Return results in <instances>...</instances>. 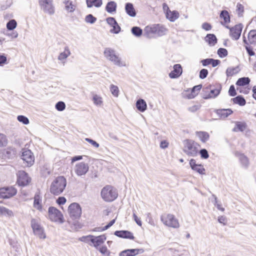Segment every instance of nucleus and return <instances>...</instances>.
I'll use <instances>...</instances> for the list:
<instances>
[{
  "label": "nucleus",
  "instance_id": "1",
  "mask_svg": "<svg viewBox=\"0 0 256 256\" xmlns=\"http://www.w3.org/2000/svg\"><path fill=\"white\" fill-rule=\"evenodd\" d=\"M66 186V178L63 176H58L51 184L50 192L54 195L58 196L64 192Z\"/></svg>",
  "mask_w": 256,
  "mask_h": 256
},
{
  "label": "nucleus",
  "instance_id": "2",
  "mask_svg": "<svg viewBox=\"0 0 256 256\" xmlns=\"http://www.w3.org/2000/svg\"><path fill=\"white\" fill-rule=\"evenodd\" d=\"M118 192L116 188L110 186H104L102 190L101 196L106 202H112L118 197Z\"/></svg>",
  "mask_w": 256,
  "mask_h": 256
},
{
  "label": "nucleus",
  "instance_id": "3",
  "mask_svg": "<svg viewBox=\"0 0 256 256\" xmlns=\"http://www.w3.org/2000/svg\"><path fill=\"white\" fill-rule=\"evenodd\" d=\"M105 57L118 66H124L125 64L121 61L120 58L116 54L115 51L110 48H106L104 50Z\"/></svg>",
  "mask_w": 256,
  "mask_h": 256
},
{
  "label": "nucleus",
  "instance_id": "4",
  "mask_svg": "<svg viewBox=\"0 0 256 256\" xmlns=\"http://www.w3.org/2000/svg\"><path fill=\"white\" fill-rule=\"evenodd\" d=\"M160 220L163 224L169 227L178 228L180 226L178 219L172 214H164L160 216Z\"/></svg>",
  "mask_w": 256,
  "mask_h": 256
},
{
  "label": "nucleus",
  "instance_id": "5",
  "mask_svg": "<svg viewBox=\"0 0 256 256\" xmlns=\"http://www.w3.org/2000/svg\"><path fill=\"white\" fill-rule=\"evenodd\" d=\"M197 146L199 145L196 142L187 140L186 141L184 152L189 156H195L198 152Z\"/></svg>",
  "mask_w": 256,
  "mask_h": 256
},
{
  "label": "nucleus",
  "instance_id": "6",
  "mask_svg": "<svg viewBox=\"0 0 256 256\" xmlns=\"http://www.w3.org/2000/svg\"><path fill=\"white\" fill-rule=\"evenodd\" d=\"M48 212L49 218L50 220L60 223L64 222L63 216L62 212L56 208L50 206L48 208Z\"/></svg>",
  "mask_w": 256,
  "mask_h": 256
},
{
  "label": "nucleus",
  "instance_id": "7",
  "mask_svg": "<svg viewBox=\"0 0 256 256\" xmlns=\"http://www.w3.org/2000/svg\"><path fill=\"white\" fill-rule=\"evenodd\" d=\"M70 216L72 220L79 218L82 214V208L80 205L76 202L71 204L68 208Z\"/></svg>",
  "mask_w": 256,
  "mask_h": 256
},
{
  "label": "nucleus",
  "instance_id": "8",
  "mask_svg": "<svg viewBox=\"0 0 256 256\" xmlns=\"http://www.w3.org/2000/svg\"><path fill=\"white\" fill-rule=\"evenodd\" d=\"M31 226L35 235L40 238L44 239L46 238L44 228L41 226L38 220L32 218L31 220Z\"/></svg>",
  "mask_w": 256,
  "mask_h": 256
},
{
  "label": "nucleus",
  "instance_id": "9",
  "mask_svg": "<svg viewBox=\"0 0 256 256\" xmlns=\"http://www.w3.org/2000/svg\"><path fill=\"white\" fill-rule=\"evenodd\" d=\"M22 159L24 161L27 166H32L34 162V157L33 153L28 149H23L21 156Z\"/></svg>",
  "mask_w": 256,
  "mask_h": 256
},
{
  "label": "nucleus",
  "instance_id": "10",
  "mask_svg": "<svg viewBox=\"0 0 256 256\" xmlns=\"http://www.w3.org/2000/svg\"><path fill=\"white\" fill-rule=\"evenodd\" d=\"M17 183L18 186H24L28 184L31 179L24 171L20 170L17 174Z\"/></svg>",
  "mask_w": 256,
  "mask_h": 256
},
{
  "label": "nucleus",
  "instance_id": "11",
  "mask_svg": "<svg viewBox=\"0 0 256 256\" xmlns=\"http://www.w3.org/2000/svg\"><path fill=\"white\" fill-rule=\"evenodd\" d=\"M16 190L14 187H5L0 188V198H9L16 194Z\"/></svg>",
  "mask_w": 256,
  "mask_h": 256
},
{
  "label": "nucleus",
  "instance_id": "12",
  "mask_svg": "<svg viewBox=\"0 0 256 256\" xmlns=\"http://www.w3.org/2000/svg\"><path fill=\"white\" fill-rule=\"evenodd\" d=\"M208 88L210 90V94L204 96V99L207 100L209 98H213L218 96L222 90V86L220 84H218L216 86L214 85L209 84Z\"/></svg>",
  "mask_w": 256,
  "mask_h": 256
},
{
  "label": "nucleus",
  "instance_id": "13",
  "mask_svg": "<svg viewBox=\"0 0 256 256\" xmlns=\"http://www.w3.org/2000/svg\"><path fill=\"white\" fill-rule=\"evenodd\" d=\"M226 27L227 28H230V36L232 39L238 40L240 38L242 29V24H236L232 28H230L228 26H226Z\"/></svg>",
  "mask_w": 256,
  "mask_h": 256
},
{
  "label": "nucleus",
  "instance_id": "14",
  "mask_svg": "<svg viewBox=\"0 0 256 256\" xmlns=\"http://www.w3.org/2000/svg\"><path fill=\"white\" fill-rule=\"evenodd\" d=\"M89 170L88 164L84 162H80L77 164L75 168V172L78 176L85 175Z\"/></svg>",
  "mask_w": 256,
  "mask_h": 256
},
{
  "label": "nucleus",
  "instance_id": "15",
  "mask_svg": "<svg viewBox=\"0 0 256 256\" xmlns=\"http://www.w3.org/2000/svg\"><path fill=\"white\" fill-rule=\"evenodd\" d=\"M106 238L104 234L99 236H90V241L93 244L94 246L98 248V246L102 244L106 240Z\"/></svg>",
  "mask_w": 256,
  "mask_h": 256
},
{
  "label": "nucleus",
  "instance_id": "16",
  "mask_svg": "<svg viewBox=\"0 0 256 256\" xmlns=\"http://www.w3.org/2000/svg\"><path fill=\"white\" fill-rule=\"evenodd\" d=\"M172 70L168 74L171 78H176L180 76L182 73V68L180 64H175Z\"/></svg>",
  "mask_w": 256,
  "mask_h": 256
},
{
  "label": "nucleus",
  "instance_id": "17",
  "mask_svg": "<svg viewBox=\"0 0 256 256\" xmlns=\"http://www.w3.org/2000/svg\"><path fill=\"white\" fill-rule=\"evenodd\" d=\"M114 234L119 238L134 240V237L132 232L128 230H116Z\"/></svg>",
  "mask_w": 256,
  "mask_h": 256
},
{
  "label": "nucleus",
  "instance_id": "18",
  "mask_svg": "<svg viewBox=\"0 0 256 256\" xmlns=\"http://www.w3.org/2000/svg\"><path fill=\"white\" fill-rule=\"evenodd\" d=\"M243 41L246 44L256 43V30H251L248 34V40L244 36Z\"/></svg>",
  "mask_w": 256,
  "mask_h": 256
},
{
  "label": "nucleus",
  "instance_id": "19",
  "mask_svg": "<svg viewBox=\"0 0 256 256\" xmlns=\"http://www.w3.org/2000/svg\"><path fill=\"white\" fill-rule=\"evenodd\" d=\"M143 252L142 249H128L121 252L119 256H135L139 252L142 253Z\"/></svg>",
  "mask_w": 256,
  "mask_h": 256
},
{
  "label": "nucleus",
  "instance_id": "20",
  "mask_svg": "<svg viewBox=\"0 0 256 256\" xmlns=\"http://www.w3.org/2000/svg\"><path fill=\"white\" fill-rule=\"evenodd\" d=\"M156 24H154L146 26L144 28V35L148 38H150L152 34H156Z\"/></svg>",
  "mask_w": 256,
  "mask_h": 256
},
{
  "label": "nucleus",
  "instance_id": "21",
  "mask_svg": "<svg viewBox=\"0 0 256 256\" xmlns=\"http://www.w3.org/2000/svg\"><path fill=\"white\" fill-rule=\"evenodd\" d=\"M238 158L242 167L245 169H247L250 165L248 158L244 154H240L238 155Z\"/></svg>",
  "mask_w": 256,
  "mask_h": 256
},
{
  "label": "nucleus",
  "instance_id": "22",
  "mask_svg": "<svg viewBox=\"0 0 256 256\" xmlns=\"http://www.w3.org/2000/svg\"><path fill=\"white\" fill-rule=\"evenodd\" d=\"M231 109H219L216 110V113L220 118H225L232 113Z\"/></svg>",
  "mask_w": 256,
  "mask_h": 256
},
{
  "label": "nucleus",
  "instance_id": "23",
  "mask_svg": "<svg viewBox=\"0 0 256 256\" xmlns=\"http://www.w3.org/2000/svg\"><path fill=\"white\" fill-rule=\"evenodd\" d=\"M40 7L41 9L44 12L48 13L50 15H52L54 13V8L52 4V2H48V4L40 6Z\"/></svg>",
  "mask_w": 256,
  "mask_h": 256
},
{
  "label": "nucleus",
  "instance_id": "24",
  "mask_svg": "<svg viewBox=\"0 0 256 256\" xmlns=\"http://www.w3.org/2000/svg\"><path fill=\"white\" fill-rule=\"evenodd\" d=\"M125 10L126 13L131 17H134L136 16V12L132 3L128 2L125 4Z\"/></svg>",
  "mask_w": 256,
  "mask_h": 256
},
{
  "label": "nucleus",
  "instance_id": "25",
  "mask_svg": "<svg viewBox=\"0 0 256 256\" xmlns=\"http://www.w3.org/2000/svg\"><path fill=\"white\" fill-rule=\"evenodd\" d=\"M166 18L170 22H174L179 17V13L176 10L171 11L168 10L166 13Z\"/></svg>",
  "mask_w": 256,
  "mask_h": 256
},
{
  "label": "nucleus",
  "instance_id": "26",
  "mask_svg": "<svg viewBox=\"0 0 256 256\" xmlns=\"http://www.w3.org/2000/svg\"><path fill=\"white\" fill-rule=\"evenodd\" d=\"M136 106L138 110L142 112H144L147 108L146 102L142 98H140L136 101Z\"/></svg>",
  "mask_w": 256,
  "mask_h": 256
},
{
  "label": "nucleus",
  "instance_id": "27",
  "mask_svg": "<svg viewBox=\"0 0 256 256\" xmlns=\"http://www.w3.org/2000/svg\"><path fill=\"white\" fill-rule=\"evenodd\" d=\"M117 4L114 1L108 2L105 8L106 10L110 14L116 12V10Z\"/></svg>",
  "mask_w": 256,
  "mask_h": 256
},
{
  "label": "nucleus",
  "instance_id": "28",
  "mask_svg": "<svg viewBox=\"0 0 256 256\" xmlns=\"http://www.w3.org/2000/svg\"><path fill=\"white\" fill-rule=\"evenodd\" d=\"M196 136L199 138L200 141L204 143L206 142L210 138V135L208 132L203 131L196 132Z\"/></svg>",
  "mask_w": 256,
  "mask_h": 256
},
{
  "label": "nucleus",
  "instance_id": "29",
  "mask_svg": "<svg viewBox=\"0 0 256 256\" xmlns=\"http://www.w3.org/2000/svg\"><path fill=\"white\" fill-rule=\"evenodd\" d=\"M204 39L210 46H214L217 43V38L214 34H208Z\"/></svg>",
  "mask_w": 256,
  "mask_h": 256
},
{
  "label": "nucleus",
  "instance_id": "30",
  "mask_svg": "<svg viewBox=\"0 0 256 256\" xmlns=\"http://www.w3.org/2000/svg\"><path fill=\"white\" fill-rule=\"evenodd\" d=\"M86 4L87 7L88 8L95 6L96 8H100L102 4V0H86Z\"/></svg>",
  "mask_w": 256,
  "mask_h": 256
},
{
  "label": "nucleus",
  "instance_id": "31",
  "mask_svg": "<svg viewBox=\"0 0 256 256\" xmlns=\"http://www.w3.org/2000/svg\"><path fill=\"white\" fill-rule=\"evenodd\" d=\"M16 152L15 148H8L4 152V156L6 158L12 159L16 156Z\"/></svg>",
  "mask_w": 256,
  "mask_h": 256
},
{
  "label": "nucleus",
  "instance_id": "32",
  "mask_svg": "<svg viewBox=\"0 0 256 256\" xmlns=\"http://www.w3.org/2000/svg\"><path fill=\"white\" fill-rule=\"evenodd\" d=\"M70 54L68 46H66L64 48V51L60 52L58 56V60L61 61L66 60L70 56Z\"/></svg>",
  "mask_w": 256,
  "mask_h": 256
},
{
  "label": "nucleus",
  "instance_id": "33",
  "mask_svg": "<svg viewBox=\"0 0 256 256\" xmlns=\"http://www.w3.org/2000/svg\"><path fill=\"white\" fill-rule=\"evenodd\" d=\"M156 35L160 36L166 34L168 31V30L164 26L160 24H156Z\"/></svg>",
  "mask_w": 256,
  "mask_h": 256
},
{
  "label": "nucleus",
  "instance_id": "34",
  "mask_svg": "<svg viewBox=\"0 0 256 256\" xmlns=\"http://www.w3.org/2000/svg\"><path fill=\"white\" fill-rule=\"evenodd\" d=\"M220 17L224 20V22H221V24L224 25L230 22V16L228 12L226 10H222L220 14Z\"/></svg>",
  "mask_w": 256,
  "mask_h": 256
},
{
  "label": "nucleus",
  "instance_id": "35",
  "mask_svg": "<svg viewBox=\"0 0 256 256\" xmlns=\"http://www.w3.org/2000/svg\"><path fill=\"white\" fill-rule=\"evenodd\" d=\"M246 128V124L244 122H236V126L233 128L234 132H243Z\"/></svg>",
  "mask_w": 256,
  "mask_h": 256
},
{
  "label": "nucleus",
  "instance_id": "36",
  "mask_svg": "<svg viewBox=\"0 0 256 256\" xmlns=\"http://www.w3.org/2000/svg\"><path fill=\"white\" fill-rule=\"evenodd\" d=\"M232 100L234 104H238L240 106H244L246 104V101L244 98L242 96H238L234 98H232Z\"/></svg>",
  "mask_w": 256,
  "mask_h": 256
},
{
  "label": "nucleus",
  "instance_id": "37",
  "mask_svg": "<svg viewBox=\"0 0 256 256\" xmlns=\"http://www.w3.org/2000/svg\"><path fill=\"white\" fill-rule=\"evenodd\" d=\"M65 4V8L70 12H72L76 9V6L73 4L72 2L70 0H65L64 2Z\"/></svg>",
  "mask_w": 256,
  "mask_h": 256
},
{
  "label": "nucleus",
  "instance_id": "38",
  "mask_svg": "<svg viewBox=\"0 0 256 256\" xmlns=\"http://www.w3.org/2000/svg\"><path fill=\"white\" fill-rule=\"evenodd\" d=\"M250 82V78L248 77H242L238 80L236 85L238 86H245L248 85Z\"/></svg>",
  "mask_w": 256,
  "mask_h": 256
},
{
  "label": "nucleus",
  "instance_id": "39",
  "mask_svg": "<svg viewBox=\"0 0 256 256\" xmlns=\"http://www.w3.org/2000/svg\"><path fill=\"white\" fill-rule=\"evenodd\" d=\"M239 72L238 67H229L226 69V75L227 77L232 76L234 74H238Z\"/></svg>",
  "mask_w": 256,
  "mask_h": 256
},
{
  "label": "nucleus",
  "instance_id": "40",
  "mask_svg": "<svg viewBox=\"0 0 256 256\" xmlns=\"http://www.w3.org/2000/svg\"><path fill=\"white\" fill-rule=\"evenodd\" d=\"M202 88V84H198L197 86H194L191 90V94L188 97L189 98H194Z\"/></svg>",
  "mask_w": 256,
  "mask_h": 256
},
{
  "label": "nucleus",
  "instance_id": "41",
  "mask_svg": "<svg viewBox=\"0 0 256 256\" xmlns=\"http://www.w3.org/2000/svg\"><path fill=\"white\" fill-rule=\"evenodd\" d=\"M0 214L8 216L9 217H11L14 216L12 210L2 206H0Z\"/></svg>",
  "mask_w": 256,
  "mask_h": 256
},
{
  "label": "nucleus",
  "instance_id": "42",
  "mask_svg": "<svg viewBox=\"0 0 256 256\" xmlns=\"http://www.w3.org/2000/svg\"><path fill=\"white\" fill-rule=\"evenodd\" d=\"M92 100L94 104L96 106H102L103 101L100 96L96 94H94L92 97Z\"/></svg>",
  "mask_w": 256,
  "mask_h": 256
},
{
  "label": "nucleus",
  "instance_id": "43",
  "mask_svg": "<svg viewBox=\"0 0 256 256\" xmlns=\"http://www.w3.org/2000/svg\"><path fill=\"white\" fill-rule=\"evenodd\" d=\"M131 32L136 37H140L142 34V30L138 26H133L131 28Z\"/></svg>",
  "mask_w": 256,
  "mask_h": 256
},
{
  "label": "nucleus",
  "instance_id": "44",
  "mask_svg": "<svg viewBox=\"0 0 256 256\" xmlns=\"http://www.w3.org/2000/svg\"><path fill=\"white\" fill-rule=\"evenodd\" d=\"M17 26V23L16 20H11L8 21L6 24V28L8 30H14Z\"/></svg>",
  "mask_w": 256,
  "mask_h": 256
},
{
  "label": "nucleus",
  "instance_id": "45",
  "mask_svg": "<svg viewBox=\"0 0 256 256\" xmlns=\"http://www.w3.org/2000/svg\"><path fill=\"white\" fill-rule=\"evenodd\" d=\"M110 88L111 93L114 96L116 97H118V96L119 90L118 88L116 86L112 84L110 86Z\"/></svg>",
  "mask_w": 256,
  "mask_h": 256
},
{
  "label": "nucleus",
  "instance_id": "46",
  "mask_svg": "<svg viewBox=\"0 0 256 256\" xmlns=\"http://www.w3.org/2000/svg\"><path fill=\"white\" fill-rule=\"evenodd\" d=\"M98 250L104 256H110V252L108 250L107 247L106 246H102L98 248Z\"/></svg>",
  "mask_w": 256,
  "mask_h": 256
},
{
  "label": "nucleus",
  "instance_id": "47",
  "mask_svg": "<svg viewBox=\"0 0 256 256\" xmlns=\"http://www.w3.org/2000/svg\"><path fill=\"white\" fill-rule=\"evenodd\" d=\"M96 20V18L92 14H88L85 18V22L90 24H94Z\"/></svg>",
  "mask_w": 256,
  "mask_h": 256
},
{
  "label": "nucleus",
  "instance_id": "48",
  "mask_svg": "<svg viewBox=\"0 0 256 256\" xmlns=\"http://www.w3.org/2000/svg\"><path fill=\"white\" fill-rule=\"evenodd\" d=\"M218 54L220 58H223L228 56V52L226 48H220L218 50Z\"/></svg>",
  "mask_w": 256,
  "mask_h": 256
},
{
  "label": "nucleus",
  "instance_id": "49",
  "mask_svg": "<svg viewBox=\"0 0 256 256\" xmlns=\"http://www.w3.org/2000/svg\"><path fill=\"white\" fill-rule=\"evenodd\" d=\"M8 144V140L6 136L2 134H0V148L5 146Z\"/></svg>",
  "mask_w": 256,
  "mask_h": 256
},
{
  "label": "nucleus",
  "instance_id": "50",
  "mask_svg": "<svg viewBox=\"0 0 256 256\" xmlns=\"http://www.w3.org/2000/svg\"><path fill=\"white\" fill-rule=\"evenodd\" d=\"M17 120L18 122H22L24 124H28L30 122L28 118L22 115L18 116Z\"/></svg>",
  "mask_w": 256,
  "mask_h": 256
},
{
  "label": "nucleus",
  "instance_id": "51",
  "mask_svg": "<svg viewBox=\"0 0 256 256\" xmlns=\"http://www.w3.org/2000/svg\"><path fill=\"white\" fill-rule=\"evenodd\" d=\"M55 107L58 110L62 111L66 108V104L64 102L60 101L56 104Z\"/></svg>",
  "mask_w": 256,
  "mask_h": 256
},
{
  "label": "nucleus",
  "instance_id": "52",
  "mask_svg": "<svg viewBox=\"0 0 256 256\" xmlns=\"http://www.w3.org/2000/svg\"><path fill=\"white\" fill-rule=\"evenodd\" d=\"M200 158L203 159H207L209 158V154L208 150L205 148L200 150L199 152Z\"/></svg>",
  "mask_w": 256,
  "mask_h": 256
},
{
  "label": "nucleus",
  "instance_id": "53",
  "mask_svg": "<svg viewBox=\"0 0 256 256\" xmlns=\"http://www.w3.org/2000/svg\"><path fill=\"white\" fill-rule=\"evenodd\" d=\"M236 11L238 16H242V14L244 12V6L243 5L238 3L236 5Z\"/></svg>",
  "mask_w": 256,
  "mask_h": 256
},
{
  "label": "nucleus",
  "instance_id": "54",
  "mask_svg": "<svg viewBox=\"0 0 256 256\" xmlns=\"http://www.w3.org/2000/svg\"><path fill=\"white\" fill-rule=\"evenodd\" d=\"M192 170L198 172L200 174H204L205 169L202 164H198L196 166L192 168Z\"/></svg>",
  "mask_w": 256,
  "mask_h": 256
},
{
  "label": "nucleus",
  "instance_id": "55",
  "mask_svg": "<svg viewBox=\"0 0 256 256\" xmlns=\"http://www.w3.org/2000/svg\"><path fill=\"white\" fill-rule=\"evenodd\" d=\"M112 28L110 30L111 33L117 34L120 32L121 28L118 22L116 24L112 25Z\"/></svg>",
  "mask_w": 256,
  "mask_h": 256
},
{
  "label": "nucleus",
  "instance_id": "56",
  "mask_svg": "<svg viewBox=\"0 0 256 256\" xmlns=\"http://www.w3.org/2000/svg\"><path fill=\"white\" fill-rule=\"evenodd\" d=\"M208 70L206 69L203 68L200 72L199 77L201 79H204L206 78L208 74Z\"/></svg>",
  "mask_w": 256,
  "mask_h": 256
},
{
  "label": "nucleus",
  "instance_id": "57",
  "mask_svg": "<svg viewBox=\"0 0 256 256\" xmlns=\"http://www.w3.org/2000/svg\"><path fill=\"white\" fill-rule=\"evenodd\" d=\"M85 140L90 144L96 148H98L100 146L99 144L90 138H86Z\"/></svg>",
  "mask_w": 256,
  "mask_h": 256
},
{
  "label": "nucleus",
  "instance_id": "58",
  "mask_svg": "<svg viewBox=\"0 0 256 256\" xmlns=\"http://www.w3.org/2000/svg\"><path fill=\"white\" fill-rule=\"evenodd\" d=\"M228 94L231 96H234L236 95V92L235 90V88L234 85L230 86L228 90Z\"/></svg>",
  "mask_w": 256,
  "mask_h": 256
},
{
  "label": "nucleus",
  "instance_id": "59",
  "mask_svg": "<svg viewBox=\"0 0 256 256\" xmlns=\"http://www.w3.org/2000/svg\"><path fill=\"white\" fill-rule=\"evenodd\" d=\"M106 21L107 23L110 25L111 26L112 25L116 24L117 22L115 20L114 18L112 17H108L106 19Z\"/></svg>",
  "mask_w": 256,
  "mask_h": 256
},
{
  "label": "nucleus",
  "instance_id": "60",
  "mask_svg": "<svg viewBox=\"0 0 256 256\" xmlns=\"http://www.w3.org/2000/svg\"><path fill=\"white\" fill-rule=\"evenodd\" d=\"M200 108V105L199 104H196L192 106H190L188 108V111L192 112H194L198 110H199Z\"/></svg>",
  "mask_w": 256,
  "mask_h": 256
},
{
  "label": "nucleus",
  "instance_id": "61",
  "mask_svg": "<svg viewBox=\"0 0 256 256\" xmlns=\"http://www.w3.org/2000/svg\"><path fill=\"white\" fill-rule=\"evenodd\" d=\"M66 200L64 196H60L56 200V202L59 205H62L66 202Z\"/></svg>",
  "mask_w": 256,
  "mask_h": 256
},
{
  "label": "nucleus",
  "instance_id": "62",
  "mask_svg": "<svg viewBox=\"0 0 256 256\" xmlns=\"http://www.w3.org/2000/svg\"><path fill=\"white\" fill-rule=\"evenodd\" d=\"M132 216H133V218L134 220V221L136 222L139 226H142V222L140 220V218H138L137 216L136 215L135 212H134V210H133V214H132Z\"/></svg>",
  "mask_w": 256,
  "mask_h": 256
},
{
  "label": "nucleus",
  "instance_id": "63",
  "mask_svg": "<svg viewBox=\"0 0 256 256\" xmlns=\"http://www.w3.org/2000/svg\"><path fill=\"white\" fill-rule=\"evenodd\" d=\"M210 94V90L208 88V86L204 87L202 90V97L204 99V96L206 95H208Z\"/></svg>",
  "mask_w": 256,
  "mask_h": 256
},
{
  "label": "nucleus",
  "instance_id": "64",
  "mask_svg": "<svg viewBox=\"0 0 256 256\" xmlns=\"http://www.w3.org/2000/svg\"><path fill=\"white\" fill-rule=\"evenodd\" d=\"M34 206H38V208H39V207L41 208V206L40 205V200L39 198V196L38 195H36L34 198Z\"/></svg>",
  "mask_w": 256,
  "mask_h": 256
}]
</instances>
